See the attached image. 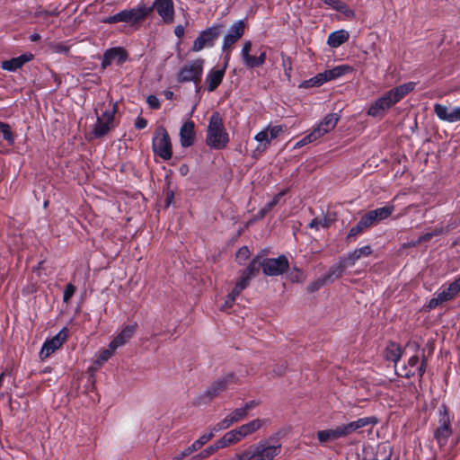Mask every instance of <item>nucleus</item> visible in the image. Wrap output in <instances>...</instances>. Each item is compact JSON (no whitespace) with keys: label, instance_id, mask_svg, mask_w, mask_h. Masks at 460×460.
Segmentation results:
<instances>
[{"label":"nucleus","instance_id":"1","mask_svg":"<svg viewBox=\"0 0 460 460\" xmlns=\"http://www.w3.org/2000/svg\"><path fill=\"white\" fill-rule=\"evenodd\" d=\"M281 448L278 435H273L235 453L228 460H273L280 454Z\"/></svg>","mask_w":460,"mask_h":460},{"label":"nucleus","instance_id":"2","mask_svg":"<svg viewBox=\"0 0 460 460\" xmlns=\"http://www.w3.org/2000/svg\"><path fill=\"white\" fill-rule=\"evenodd\" d=\"M415 86V82H408L392 88L369 106L367 115L373 118H383L387 111L412 92Z\"/></svg>","mask_w":460,"mask_h":460},{"label":"nucleus","instance_id":"3","mask_svg":"<svg viewBox=\"0 0 460 460\" xmlns=\"http://www.w3.org/2000/svg\"><path fill=\"white\" fill-rule=\"evenodd\" d=\"M229 142V135L224 126L223 118L215 111L208 119L206 133V144L212 149H224Z\"/></svg>","mask_w":460,"mask_h":460},{"label":"nucleus","instance_id":"4","mask_svg":"<svg viewBox=\"0 0 460 460\" xmlns=\"http://www.w3.org/2000/svg\"><path fill=\"white\" fill-rule=\"evenodd\" d=\"M151 13V9L145 4H137L129 9H124L120 12L108 16L102 20L103 23L114 24L124 22L129 26H134L144 21Z\"/></svg>","mask_w":460,"mask_h":460},{"label":"nucleus","instance_id":"5","mask_svg":"<svg viewBox=\"0 0 460 460\" xmlns=\"http://www.w3.org/2000/svg\"><path fill=\"white\" fill-rule=\"evenodd\" d=\"M238 383V377L234 372H228L216 379L197 399L198 404H207L221 394L232 385Z\"/></svg>","mask_w":460,"mask_h":460},{"label":"nucleus","instance_id":"6","mask_svg":"<svg viewBox=\"0 0 460 460\" xmlns=\"http://www.w3.org/2000/svg\"><path fill=\"white\" fill-rule=\"evenodd\" d=\"M116 112L117 103H112L111 102H110L108 109L101 114H98L97 111H95L97 119L92 130V135L94 137L100 138L110 132L113 127Z\"/></svg>","mask_w":460,"mask_h":460},{"label":"nucleus","instance_id":"7","mask_svg":"<svg viewBox=\"0 0 460 460\" xmlns=\"http://www.w3.org/2000/svg\"><path fill=\"white\" fill-rule=\"evenodd\" d=\"M152 149L155 155L164 161L170 160L172 156L170 136L163 126L158 127L155 131L152 139Z\"/></svg>","mask_w":460,"mask_h":460},{"label":"nucleus","instance_id":"8","mask_svg":"<svg viewBox=\"0 0 460 460\" xmlns=\"http://www.w3.org/2000/svg\"><path fill=\"white\" fill-rule=\"evenodd\" d=\"M224 29L221 23H215L208 29L199 32V36L193 42L191 50L199 52L205 48H211L214 46L215 41L220 36Z\"/></svg>","mask_w":460,"mask_h":460},{"label":"nucleus","instance_id":"9","mask_svg":"<svg viewBox=\"0 0 460 460\" xmlns=\"http://www.w3.org/2000/svg\"><path fill=\"white\" fill-rule=\"evenodd\" d=\"M204 61L202 59H195L185 64L177 75L179 83L193 82L198 88L203 73Z\"/></svg>","mask_w":460,"mask_h":460},{"label":"nucleus","instance_id":"10","mask_svg":"<svg viewBox=\"0 0 460 460\" xmlns=\"http://www.w3.org/2000/svg\"><path fill=\"white\" fill-rule=\"evenodd\" d=\"M438 427L434 432V438L438 442V446L442 447L447 445V440L452 435L453 431L450 426L451 420L447 408L445 405H441L438 409Z\"/></svg>","mask_w":460,"mask_h":460},{"label":"nucleus","instance_id":"11","mask_svg":"<svg viewBox=\"0 0 460 460\" xmlns=\"http://www.w3.org/2000/svg\"><path fill=\"white\" fill-rule=\"evenodd\" d=\"M289 262L286 255L282 254L277 258H265L261 261L262 272L266 276L275 277L287 272Z\"/></svg>","mask_w":460,"mask_h":460},{"label":"nucleus","instance_id":"12","mask_svg":"<svg viewBox=\"0 0 460 460\" xmlns=\"http://www.w3.org/2000/svg\"><path fill=\"white\" fill-rule=\"evenodd\" d=\"M244 28V21L238 20L230 26L227 33L225 35L222 43V50L226 53L225 58L226 62L230 58V50L233 45L243 35Z\"/></svg>","mask_w":460,"mask_h":460},{"label":"nucleus","instance_id":"13","mask_svg":"<svg viewBox=\"0 0 460 460\" xmlns=\"http://www.w3.org/2000/svg\"><path fill=\"white\" fill-rule=\"evenodd\" d=\"M67 338L68 329L64 327L53 338L46 340L40 351V359L48 358L66 342Z\"/></svg>","mask_w":460,"mask_h":460},{"label":"nucleus","instance_id":"14","mask_svg":"<svg viewBox=\"0 0 460 460\" xmlns=\"http://www.w3.org/2000/svg\"><path fill=\"white\" fill-rule=\"evenodd\" d=\"M252 42L247 40L243 43L240 55L243 65L248 68H255L261 66L266 60V51L261 50L258 57L251 55Z\"/></svg>","mask_w":460,"mask_h":460},{"label":"nucleus","instance_id":"15","mask_svg":"<svg viewBox=\"0 0 460 460\" xmlns=\"http://www.w3.org/2000/svg\"><path fill=\"white\" fill-rule=\"evenodd\" d=\"M147 8L151 9V13L155 10L164 23L173 22L175 14L173 0H154L152 6Z\"/></svg>","mask_w":460,"mask_h":460},{"label":"nucleus","instance_id":"16","mask_svg":"<svg viewBox=\"0 0 460 460\" xmlns=\"http://www.w3.org/2000/svg\"><path fill=\"white\" fill-rule=\"evenodd\" d=\"M458 292L452 283H450L447 287L443 286L442 290L438 291L436 293V296L432 297L426 307L428 311L435 309L439 305L453 300Z\"/></svg>","mask_w":460,"mask_h":460},{"label":"nucleus","instance_id":"17","mask_svg":"<svg viewBox=\"0 0 460 460\" xmlns=\"http://www.w3.org/2000/svg\"><path fill=\"white\" fill-rule=\"evenodd\" d=\"M128 52L123 48H111L105 50V52L103 53L101 65L102 68H106L114 62L119 66L125 63L128 60Z\"/></svg>","mask_w":460,"mask_h":460},{"label":"nucleus","instance_id":"18","mask_svg":"<svg viewBox=\"0 0 460 460\" xmlns=\"http://www.w3.org/2000/svg\"><path fill=\"white\" fill-rule=\"evenodd\" d=\"M394 211V206L393 204H389L385 207L370 210L361 217L365 221L367 227H369L382 220L388 218Z\"/></svg>","mask_w":460,"mask_h":460},{"label":"nucleus","instance_id":"19","mask_svg":"<svg viewBox=\"0 0 460 460\" xmlns=\"http://www.w3.org/2000/svg\"><path fill=\"white\" fill-rule=\"evenodd\" d=\"M340 116L337 113L327 114L319 125L313 129L314 133H317L316 137L320 138L325 134L332 131L337 125Z\"/></svg>","mask_w":460,"mask_h":460},{"label":"nucleus","instance_id":"20","mask_svg":"<svg viewBox=\"0 0 460 460\" xmlns=\"http://www.w3.org/2000/svg\"><path fill=\"white\" fill-rule=\"evenodd\" d=\"M195 124L191 120L184 122L180 128V142L181 146L189 147L194 144Z\"/></svg>","mask_w":460,"mask_h":460},{"label":"nucleus","instance_id":"21","mask_svg":"<svg viewBox=\"0 0 460 460\" xmlns=\"http://www.w3.org/2000/svg\"><path fill=\"white\" fill-rule=\"evenodd\" d=\"M373 252V249L370 245H366L360 248H357L354 251L348 252L345 256L341 257L347 266L352 267L356 264V262L363 258L371 255Z\"/></svg>","mask_w":460,"mask_h":460},{"label":"nucleus","instance_id":"22","mask_svg":"<svg viewBox=\"0 0 460 460\" xmlns=\"http://www.w3.org/2000/svg\"><path fill=\"white\" fill-rule=\"evenodd\" d=\"M33 55L31 53L22 54L19 57L13 58L9 60H4L1 63V67L9 72H15L21 68L25 63L31 61Z\"/></svg>","mask_w":460,"mask_h":460},{"label":"nucleus","instance_id":"23","mask_svg":"<svg viewBox=\"0 0 460 460\" xmlns=\"http://www.w3.org/2000/svg\"><path fill=\"white\" fill-rule=\"evenodd\" d=\"M137 327V323L125 326L120 331V332L111 341L112 347L118 349L125 345L132 338Z\"/></svg>","mask_w":460,"mask_h":460},{"label":"nucleus","instance_id":"24","mask_svg":"<svg viewBox=\"0 0 460 460\" xmlns=\"http://www.w3.org/2000/svg\"><path fill=\"white\" fill-rule=\"evenodd\" d=\"M243 438H242L238 428H235L225 433V435L216 442L217 443V447L225 448L231 445L237 444Z\"/></svg>","mask_w":460,"mask_h":460},{"label":"nucleus","instance_id":"25","mask_svg":"<svg viewBox=\"0 0 460 460\" xmlns=\"http://www.w3.org/2000/svg\"><path fill=\"white\" fill-rule=\"evenodd\" d=\"M266 424V420L262 419H254L250 420L247 423H244L238 428L242 438H245L255 432H257L261 427H263Z\"/></svg>","mask_w":460,"mask_h":460},{"label":"nucleus","instance_id":"26","mask_svg":"<svg viewBox=\"0 0 460 460\" xmlns=\"http://www.w3.org/2000/svg\"><path fill=\"white\" fill-rule=\"evenodd\" d=\"M317 438L321 444L332 442L343 438L340 426L333 429H323L317 432Z\"/></svg>","mask_w":460,"mask_h":460},{"label":"nucleus","instance_id":"27","mask_svg":"<svg viewBox=\"0 0 460 460\" xmlns=\"http://www.w3.org/2000/svg\"><path fill=\"white\" fill-rule=\"evenodd\" d=\"M225 76V68L222 69H212L206 76V84H208V91L213 92L222 83Z\"/></svg>","mask_w":460,"mask_h":460},{"label":"nucleus","instance_id":"28","mask_svg":"<svg viewBox=\"0 0 460 460\" xmlns=\"http://www.w3.org/2000/svg\"><path fill=\"white\" fill-rule=\"evenodd\" d=\"M323 4L329 5L333 10L338 11L345 15L346 18L352 20L356 17L355 12L349 5L340 0H322Z\"/></svg>","mask_w":460,"mask_h":460},{"label":"nucleus","instance_id":"29","mask_svg":"<svg viewBox=\"0 0 460 460\" xmlns=\"http://www.w3.org/2000/svg\"><path fill=\"white\" fill-rule=\"evenodd\" d=\"M349 38V31L345 30L335 31L328 36L327 44L333 49L339 48Z\"/></svg>","mask_w":460,"mask_h":460},{"label":"nucleus","instance_id":"30","mask_svg":"<svg viewBox=\"0 0 460 460\" xmlns=\"http://www.w3.org/2000/svg\"><path fill=\"white\" fill-rule=\"evenodd\" d=\"M349 268L342 258L340 259L339 263L335 266H332L329 269V270L326 272L324 276H323V279L325 280V282H332L335 279H339L345 269Z\"/></svg>","mask_w":460,"mask_h":460},{"label":"nucleus","instance_id":"31","mask_svg":"<svg viewBox=\"0 0 460 460\" xmlns=\"http://www.w3.org/2000/svg\"><path fill=\"white\" fill-rule=\"evenodd\" d=\"M386 360L397 363L402 356V349L400 345L391 342L387 345L384 354Z\"/></svg>","mask_w":460,"mask_h":460},{"label":"nucleus","instance_id":"32","mask_svg":"<svg viewBox=\"0 0 460 460\" xmlns=\"http://www.w3.org/2000/svg\"><path fill=\"white\" fill-rule=\"evenodd\" d=\"M254 139L259 143L255 148V152L259 153L264 152L272 141L269 136V130L265 129L257 133L254 137Z\"/></svg>","mask_w":460,"mask_h":460},{"label":"nucleus","instance_id":"33","mask_svg":"<svg viewBox=\"0 0 460 460\" xmlns=\"http://www.w3.org/2000/svg\"><path fill=\"white\" fill-rule=\"evenodd\" d=\"M420 363V359L418 356H411L406 365H403L402 367V373L399 375L405 377L410 378L415 375V370L417 368L418 364Z\"/></svg>","mask_w":460,"mask_h":460},{"label":"nucleus","instance_id":"34","mask_svg":"<svg viewBox=\"0 0 460 460\" xmlns=\"http://www.w3.org/2000/svg\"><path fill=\"white\" fill-rule=\"evenodd\" d=\"M352 67L349 65H340L332 69L326 70L329 80L337 79L346 74L352 72Z\"/></svg>","mask_w":460,"mask_h":460},{"label":"nucleus","instance_id":"35","mask_svg":"<svg viewBox=\"0 0 460 460\" xmlns=\"http://www.w3.org/2000/svg\"><path fill=\"white\" fill-rule=\"evenodd\" d=\"M261 267V261H260V258L257 256L252 260L247 268L242 273L249 277L250 279H253L258 275Z\"/></svg>","mask_w":460,"mask_h":460},{"label":"nucleus","instance_id":"36","mask_svg":"<svg viewBox=\"0 0 460 460\" xmlns=\"http://www.w3.org/2000/svg\"><path fill=\"white\" fill-rule=\"evenodd\" d=\"M116 348L112 347V344L110 342L107 349H102L97 358L94 361V364L98 367L104 364L106 361H108L115 353Z\"/></svg>","mask_w":460,"mask_h":460},{"label":"nucleus","instance_id":"37","mask_svg":"<svg viewBox=\"0 0 460 460\" xmlns=\"http://www.w3.org/2000/svg\"><path fill=\"white\" fill-rule=\"evenodd\" d=\"M353 422L357 430L359 431L360 429H363L367 426L373 428L378 423V419L376 416H367L359 418L357 420H353Z\"/></svg>","mask_w":460,"mask_h":460},{"label":"nucleus","instance_id":"38","mask_svg":"<svg viewBox=\"0 0 460 460\" xmlns=\"http://www.w3.org/2000/svg\"><path fill=\"white\" fill-rule=\"evenodd\" d=\"M434 112L439 119L450 122V109L447 106L436 103L434 105Z\"/></svg>","mask_w":460,"mask_h":460},{"label":"nucleus","instance_id":"39","mask_svg":"<svg viewBox=\"0 0 460 460\" xmlns=\"http://www.w3.org/2000/svg\"><path fill=\"white\" fill-rule=\"evenodd\" d=\"M365 228H367V226L366 225L365 221L360 218V220L358 222V224L350 228V230L348 233L347 240L351 241L357 238V236L363 232Z\"/></svg>","mask_w":460,"mask_h":460},{"label":"nucleus","instance_id":"40","mask_svg":"<svg viewBox=\"0 0 460 460\" xmlns=\"http://www.w3.org/2000/svg\"><path fill=\"white\" fill-rule=\"evenodd\" d=\"M233 424H234V422L233 421L231 416L229 414H227L223 420H221L219 422L216 423L210 429L216 434L217 432H218L220 430L228 429Z\"/></svg>","mask_w":460,"mask_h":460},{"label":"nucleus","instance_id":"41","mask_svg":"<svg viewBox=\"0 0 460 460\" xmlns=\"http://www.w3.org/2000/svg\"><path fill=\"white\" fill-rule=\"evenodd\" d=\"M0 132L3 135V138L6 140L10 146L14 144V136L7 123L0 122Z\"/></svg>","mask_w":460,"mask_h":460},{"label":"nucleus","instance_id":"42","mask_svg":"<svg viewBox=\"0 0 460 460\" xmlns=\"http://www.w3.org/2000/svg\"><path fill=\"white\" fill-rule=\"evenodd\" d=\"M218 449H220V448L217 447V443L215 442L213 445L207 447L206 449L201 451L199 454L193 456L191 457V460H201V459L207 458L208 456L214 454Z\"/></svg>","mask_w":460,"mask_h":460},{"label":"nucleus","instance_id":"43","mask_svg":"<svg viewBox=\"0 0 460 460\" xmlns=\"http://www.w3.org/2000/svg\"><path fill=\"white\" fill-rule=\"evenodd\" d=\"M214 435L215 433L210 429L208 433L203 434L199 439L195 440L191 444L192 448H194L195 451L199 450L203 445L209 441L214 437Z\"/></svg>","mask_w":460,"mask_h":460},{"label":"nucleus","instance_id":"44","mask_svg":"<svg viewBox=\"0 0 460 460\" xmlns=\"http://www.w3.org/2000/svg\"><path fill=\"white\" fill-rule=\"evenodd\" d=\"M443 234V228H436L430 232H428L422 235H420L418 240L412 243V245H416L424 242L429 241L434 236L439 235Z\"/></svg>","mask_w":460,"mask_h":460},{"label":"nucleus","instance_id":"45","mask_svg":"<svg viewBox=\"0 0 460 460\" xmlns=\"http://www.w3.org/2000/svg\"><path fill=\"white\" fill-rule=\"evenodd\" d=\"M49 49L52 52L58 54L67 55L69 53V47L63 42H53L49 45Z\"/></svg>","mask_w":460,"mask_h":460},{"label":"nucleus","instance_id":"46","mask_svg":"<svg viewBox=\"0 0 460 460\" xmlns=\"http://www.w3.org/2000/svg\"><path fill=\"white\" fill-rule=\"evenodd\" d=\"M339 426L341 428L343 438L350 436L351 434H353L355 432L359 433V431L357 430L353 421H350V422L345 423V424H341Z\"/></svg>","mask_w":460,"mask_h":460},{"label":"nucleus","instance_id":"47","mask_svg":"<svg viewBox=\"0 0 460 460\" xmlns=\"http://www.w3.org/2000/svg\"><path fill=\"white\" fill-rule=\"evenodd\" d=\"M229 415L234 423H237L247 417L245 409H243L242 407L234 409L229 413Z\"/></svg>","mask_w":460,"mask_h":460},{"label":"nucleus","instance_id":"48","mask_svg":"<svg viewBox=\"0 0 460 460\" xmlns=\"http://www.w3.org/2000/svg\"><path fill=\"white\" fill-rule=\"evenodd\" d=\"M315 135H317V133H314V131L312 130L309 134L305 136L301 140L296 142L295 145V147H302L307 144H310V143L317 140L318 137H316Z\"/></svg>","mask_w":460,"mask_h":460},{"label":"nucleus","instance_id":"49","mask_svg":"<svg viewBox=\"0 0 460 460\" xmlns=\"http://www.w3.org/2000/svg\"><path fill=\"white\" fill-rule=\"evenodd\" d=\"M265 130H269V136L270 139L273 140L283 132L284 127L282 125H276L273 127H267Z\"/></svg>","mask_w":460,"mask_h":460},{"label":"nucleus","instance_id":"50","mask_svg":"<svg viewBox=\"0 0 460 460\" xmlns=\"http://www.w3.org/2000/svg\"><path fill=\"white\" fill-rule=\"evenodd\" d=\"M75 292V287L72 283H68L66 286L64 294H63V301L65 303H68L71 297L74 296Z\"/></svg>","mask_w":460,"mask_h":460},{"label":"nucleus","instance_id":"51","mask_svg":"<svg viewBox=\"0 0 460 460\" xmlns=\"http://www.w3.org/2000/svg\"><path fill=\"white\" fill-rule=\"evenodd\" d=\"M250 256V251L248 247L243 246L241 247L236 253V260L239 263H243V261H246Z\"/></svg>","mask_w":460,"mask_h":460},{"label":"nucleus","instance_id":"52","mask_svg":"<svg viewBox=\"0 0 460 460\" xmlns=\"http://www.w3.org/2000/svg\"><path fill=\"white\" fill-rule=\"evenodd\" d=\"M325 283H326L325 280L322 277V278L313 281L312 283H310L307 286V290L311 293H314V292L319 290Z\"/></svg>","mask_w":460,"mask_h":460},{"label":"nucleus","instance_id":"53","mask_svg":"<svg viewBox=\"0 0 460 460\" xmlns=\"http://www.w3.org/2000/svg\"><path fill=\"white\" fill-rule=\"evenodd\" d=\"M251 279H252L242 273L236 280L235 285H237L241 289L244 290L249 286Z\"/></svg>","mask_w":460,"mask_h":460},{"label":"nucleus","instance_id":"54","mask_svg":"<svg viewBox=\"0 0 460 460\" xmlns=\"http://www.w3.org/2000/svg\"><path fill=\"white\" fill-rule=\"evenodd\" d=\"M316 87L323 85L324 83L330 81L326 70L323 73L317 74L315 76Z\"/></svg>","mask_w":460,"mask_h":460},{"label":"nucleus","instance_id":"55","mask_svg":"<svg viewBox=\"0 0 460 460\" xmlns=\"http://www.w3.org/2000/svg\"><path fill=\"white\" fill-rule=\"evenodd\" d=\"M146 102L152 109L156 110L160 108V101L155 95H149L146 99Z\"/></svg>","mask_w":460,"mask_h":460},{"label":"nucleus","instance_id":"56","mask_svg":"<svg viewBox=\"0 0 460 460\" xmlns=\"http://www.w3.org/2000/svg\"><path fill=\"white\" fill-rule=\"evenodd\" d=\"M426 367H427V361L425 357L423 356L422 360L418 364L417 368L415 371H417L420 379H421L426 372Z\"/></svg>","mask_w":460,"mask_h":460},{"label":"nucleus","instance_id":"57","mask_svg":"<svg viewBox=\"0 0 460 460\" xmlns=\"http://www.w3.org/2000/svg\"><path fill=\"white\" fill-rule=\"evenodd\" d=\"M460 120V107H454L450 109V123Z\"/></svg>","mask_w":460,"mask_h":460},{"label":"nucleus","instance_id":"58","mask_svg":"<svg viewBox=\"0 0 460 460\" xmlns=\"http://www.w3.org/2000/svg\"><path fill=\"white\" fill-rule=\"evenodd\" d=\"M234 301H235V298L232 297V299L230 300V296L227 295V296L225 300V303L221 305L220 309L222 311H228L229 309H231L233 307Z\"/></svg>","mask_w":460,"mask_h":460},{"label":"nucleus","instance_id":"59","mask_svg":"<svg viewBox=\"0 0 460 460\" xmlns=\"http://www.w3.org/2000/svg\"><path fill=\"white\" fill-rule=\"evenodd\" d=\"M293 270H295L296 272V274L295 276H293V275L291 276V280L293 282H297V283L303 282L304 279H305L303 272L296 267H294Z\"/></svg>","mask_w":460,"mask_h":460},{"label":"nucleus","instance_id":"60","mask_svg":"<svg viewBox=\"0 0 460 460\" xmlns=\"http://www.w3.org/2000/svg\"><path fill=\"white\" fill-rule=\"evenodd\" d=\"M326 226V222L325 220L324 221H322V220H319L317 218H314L313 219L309 224H308V227L309 228H314V229H319L320 226H323L324 227Z\"/></svg>","mask_w":460,"mask_h":460},{"label":"nucleus","instance_id":"61","mask_svg":"<svg viewBox=\"0 0 460 460\" xmlns=\"http://www.w3.org/2000/svg\"><path fill=\"white\" fill-rule=\"evenodd\" d=\"M299 87L301 88H311V87H316V81H315V78L314 76L308 79V80H305L303 81Z\"/></svg>","mask_w":460,"mask_h":460},{"label":"nucleus","instance_id":"62","mask_svg":"<svg viewBox=\"0 0 460 460\" xmlns=\"http://www.w3.org/2000/svg\"><path fill=\"white\" fill-rule=\"evenodd\" d=\"M147 126V120L143 117H137L135 121V127L137 129H143Z\"/></svg>","mask_w":460,"mask_h":460},{"label":"nucleus","instance_id":"63","mask_svg":"<svg viewBox=\"0 0 460 460\" xmlns=\"http://www.w3.org/2000/svg\"><path fill=\"white\" fill-rule=\"evenodd\" d=\"M258 404L259 402L257 401L252 400L245 402L242 408L245 409V412L248 415L249 411L254 409Z\"/></svg>","mask_w":460,"mask_h":460},{"label":"nucleus","instance_id":"64","mask_svg":"<svg viewBox=\"0 0 460 460\" xmlns=\"http://www.w3.org/2000/svg\"><path fill=\"white\" fill-rule=\"evenodd\" d=\"M243 290V289H241L237 285H234L232 291L228 294L230 296V300L232 299V297L236 299L240 296V294L242 293Z\"/></svg>","mask_w":460,"mask_h":460}]
</instances>
